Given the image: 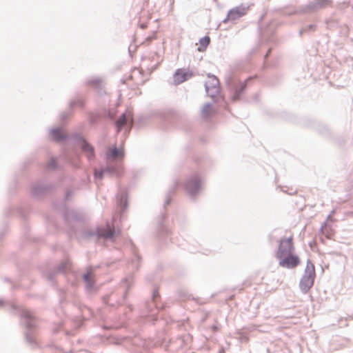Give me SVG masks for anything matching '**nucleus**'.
I'll return each mask as SVG.
<instances>
[{
  "mask_svg": "<svg viewBox=\"0 0 353 353\" xmlns=\"http://www.w3.org/2000/svg\"><path fill=\"white\" fill-rule=\"evenodd\" d=\"M247 12V9L244 7H236L230 10L227 15L225 21H235L244 16Z\"/></svg>",
  "mask_w": 353,
  "mask_h": 353,
  "instance_id": "nucleus-5",
  "label": "nucleus"
},
{
  "mask_svg": "<svg viewBox=\"0 0 353 353\" xmlns=\"http://www.w3.org/2000/svg\"><path fill=\"white\" fill-rule=\"evenodd\" d=\"M323 233L325 235L327 239H332L334 235V232L328 228H325L323 230Z\"/></svg>",
  "mask_w": 353,
  "mask_h": 353,
  "instance_id": "nucleus-12",
  "label": "nucleus"
},
{
  "mask_svg": "<svg viewBox=\"0 0 353 353\" xmlns=\"http://www.w3.org/2000/svg\"><path fill=\"white\" fill-rule=\"evenodd\" d=\"M315 276V267L311 261H308L304 275L300 282V288L303 292H307L313 286Z\"/></svg>",
  "mask_w": 353,
  "mask_h": 353,
  "instance_id": "nucleus-1",
  "label": "nucleus"
},
{
  "mask_svg": "<svg viewBox=\"0 0 353 353\" xmlns=\"http://www.w3.org/2000/svg\"><path fill=\"white\" fill-rule=\"evenodd\" d=\"M84 280L90 285H91L92 280V274L91 272H88L86 274L84 275Z\"/></svg>",
  "mask_w": 353,
  "mask_h": 353,
  "instance_id": "nucleus-13",
  "label": "nucleus"
},
{
  "mask_svg": "<svg viewBox=\"0 0 353 353\" xmlns=\"http://www.w3.org/2000/svg\"><path fill=\"white\" fill-rule=\"evenodd\" d=\"M210 110V107L208 105H205V107L203 109V114L204 117L207 116L208 112Z\"/></svg>",
  "mask_w": 353,
  "mask_h": 353,
  "instance_id": "nucleus-16",
  "label": "nucleus"
},
{
  "mask_svg": "<svg viewBox=\"0 0 353 353\" xmlns=\"http://www.w3.org/2000/svg\"><path fill=\"white\" fill-rule=\"evenodd\" d=\"M108 156L115 159H121L123 156V152L121 149L119 150L116 148H111L109 150Z\"/></svg>",
  "mask_w": 353,
  "mask_h": 353,
  "instance_id": "nucleus-8",
  "label": "nucleus"
},
{
  "mask_svg": "<svg viewBox=\"0 0 353 353\" xmlns=\"http://www.w3.org/2000/svg\"><path fill=\"white\" fill-rule=\"evenodd\" d=\"M205 90L208 94L214 98L219 92V81L215 76H208L205 82Z\"/></svg>",
  "mask_w": 353,
  "mask_h": 353,
  "instance_id": "nucleus-3",
  "label": "nucleus"
},
{
  "mask_svg": "<svg viewBox=\"0 0 353 353\" xmlns=\"http://www.w3.org/2000/svg\"><path fill=\"white\" fill-rule=\"evenodd\" d=\"M113 230L111 228H109L108 231L105 232H101V235L105 236V237H112L113 236Z\"/></svg>",
  "mask_w": 353,
  "mask_h": 353,
  "instance_id": "nucleus-14",
  "label": "nucleus"
},
{
  "mask_svg": "<svg viewBox=\"0 0 353 353\" xmlns=\"http://www.w3.org/2000/svg\"><path fill=\"white\" fill-rule=\"evenodd\" d=\"M279 259V265L281 267L292 269L296 268L300 263L299 258L292 254V253L286 254L283 257L278 258Z\"/></svg>",
  "mask_w": 353,
  "mask_h": 353,
  "instance_id": "nucleus-4",
  "label": "nucleus"
},
{
  "mask_svg": "<svg viewBox=\"0 0 353 353\" xmlns=\"http://www.w3.org/2000/svg\"><path fill=\"white\" fill-rule=\"evenodd\" d=\"M294 250L293 238L290 236L288 238L282 239L280 241L279 249L276 253V257L281 258L285 256L286 254L292 253Z\"/></svg>",
  "mask_w": 353,
  "mask_h": 353,
  "instance_id": "nucleus-2",
  "label": "nucleus"
},
{
  "mask_svg": "<svg viewBox=\"0 0 353 353\" xmlns=\"http://www.w3.org/2000/svg\"><path fill=\"white\" fill-rule=\"evenodd\" d=\"M207 46L205 45H203V46H201L199 48H198V50L199 51H203L205 50Z\"/></svg>",
  "mask_w": 353,
  "mask_h": 353,
  "instance_id": "nucleus-17",
  "label": "nucleus"
},
{
  "mask_svg": "<svg viewBox=\"0 0 353 353\" xmlns=\"http://www.w3.org/2000/svg\"><path fill=\"white\" fill-rule=\"evenodd\" d=\"M210 42V38L208 36H205L200 40V44H209Z\"/></svg>",
  "mask_w": 353,
  "mask_h": 353,
  "instance_id": "nucleus-15",
  "label": "nucleus"
},
{
  "mask_svg": "<svg viewBox=\"0 0 353 353\" xmlns=\"http://www.w3.org/2000/svg\"><path fill=\"white\" fill-rule=\"evenodd\" d=\"M82 148L87 153L88 158H91L94 155V150L88 143L83 142L82 143Z\"/></svg>",
  "mask_w": 353,
  "mask_h": 353,
  "instance_id": "nucleus-11",
  "label": "nucleus"
},
{
  "mask_svg": "<svg viewBox=\"0 0 353 353\" xmlns=\"http://www.w3.org/2000/svg\"><path fill=\"white\" fill-rule=\"evenodd\" d=\"M51 136L53 139L59 141L63 138V133L60 129H54L51 131Z\"/></svg>",
  "mask_w": 353,
  "mask_h": 353,
  "instance_id": "nucleus-9",
  "label": "nucleus"
},
{
  "mask_svg": "<svg viewBox=\"0 0 353 353\" xmlns=\"http://www.w3.org/2000/svg\"><path fill=\"white\" fill-rule=\"evenodd\" d=\"M82 148L87 153L88 158H91L94 155V150L88 143L83 142L82 143Z\"/></svg>",
  "mask_w": 353,
  "mask_h": 353,
  "instance_id": "nucleus-10",
  "label": "nucleus"
},
{
  "mask_svg": "<svg viewBox=\"0 0 353 353\" xmlns=\"http://www.w3.org/2000/svg\"><path fill=\"white\" fill-rule=\"evenodd\" d=\"M130 118V114L129 113L128 116L125 114H123L119 119L117 121V127L118 131H120L121 128L126 123L128 119Z\"/></svg>",
  "mask_w": 353,
  "mask_h": 353,
  "instance_id": "nucleus-7",
  "label": "nucleus"
},
{
  "mask_svg": "<svg viewBox=\"0 0 353 353\" xmlns=\"http://www.w3.org/2000/svg\"><path fill=\"white\" fill-rule=\"evenodd\" d=\"M191 77L192 74L190 73L188 71H185L182 69H179L176 70L174 75V81L176 84H179L184 82Z\"/></svg>",
  "mask_w": 353,
  "mask_h": 353,
  "instance_id": "nucleus-6",
  "label": "nucleus"
}]
</instances>
